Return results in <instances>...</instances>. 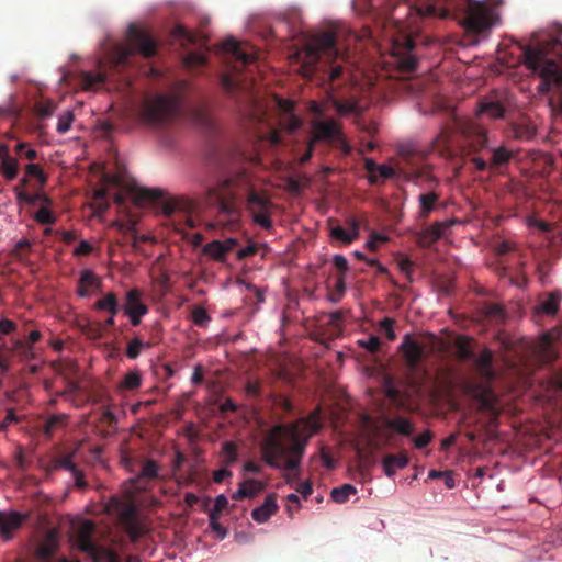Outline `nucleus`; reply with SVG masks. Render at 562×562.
<instances>
[{
    "instance_id": "1",
    "label": "nucleus",
    "mask_w": 562,
    "mask_h": 562,
    "mask_svg": "<svg viewBox=\"0 0 562 562\" xmlns=\"http://www.w3.org/2000/svg\"><path fill=\"white\" fill-rule=\"evenodd\" d=\"M207 193L210 199L217 203L220 214L228 222L238 220L236 201L243 199L254 223L267 231L272 228L270 216L273 203L266 190L256 188L250 172L245 167L237 168L221 179L214 188L207 189Z\"/></svg>"
},
{
    "instance_id": "2",
    "label": "nucleus",
    "mask_w": 562,
    "mask_h": 562,
    "mask_svg": "<svg viewBox=\"0 0 562 562\" xmlns=\"http://www.w3.org/2000/svg\"><path fill=\"white\" fill-rule=\"evenodd\" d=\"M322 426L319 406L294 423L274 425L262 440V460L272 469L299 470L311 437Z\"/></svg>"
},
{
    "instance_id": "3",
    "label": "nucleus",
    "mask_w": 562,
    "mask_h": 562,
    "mask_svg": "<svg viewBox=\"0 0 562 562\" xmlns=\"http://www.w3.org/2000/svg\"><path fill=\"white\" fill-rule=\"evenodd\" d=\"M413 11L420 16H438L441 19L452 14L462 15V25L473 34H481L490 30L498 20L492 8L477 0H427L422 5L397 3L382 13L381 24L394 23L398 30L404 27L405 18Z\"/></svg>"
},
{
    "instance_id": "4",
    "label": "nucleus",
    "mask_w": 562,
    "mask_h": 562,
    "mask_svg": "<svg viewBox=\"0 0 562 562\" xmlns=\"http://www.w3.org/2000/svg\"><path fill=\"white\" fill-rule=\"evenodd\" d=\"M536 46L521 45L525 65L528 69L537 72L541 78L538 92L541 94L549 93L552 89L562 88V67L555 60L548 58L550 53H555L560 46V40L551 38L547 42H539L537 34H532Z\"/></svg>"
},
{
    "instance_id": "5",
    "label": "nucleus",
    "mask_w": 562,
    "mask_h": 562,
    "mask_svg": "<svg viewBox=\"0 0 562 562\" xmlns=\"http://www.w3.org/2000/svg\"><path fill=\"white\" fill-rule=\"evenodd\" d=\"M157 53V43L147 31L130 24L127 29V43L117 44L113 47L109 56V68L121 71L130 65L131 58L140 54L144 58H151Z\"/></svg>"
},
{
    "instance_id": "6",
    "label": "nucleus",
    "mask_w": 562,
    "mask_h": 562,
    "mask_svg": "<svg viewBox=\"0 0 562 562\" xmlns=\"http://www.w3.org/2000/svg\"><path fill=\"white\" fill-rule=\"evenodd\" d=\"M222 50L228 55L227 63L232 65L231 74L222 76L221 85L227 93L234 94L247 88V83L239 78V75L255 64L257 55L252 46H241L234 37L223 41Z\"/></svg>"
},
{
    "instance_id": "7",
    "label": "nucleus",
    "mask_w": 562,
    "mask_h": 562,
    "mask_svg": "<svg viewBox=\"0 0 562 562\" xmlns=\"http://www.w3.org/2000/svg\"><path fill=\"white\" fill-rule=\"evenodd\" d=\"M181 98L178 94H157L142 106L143 121L154 127L170 124L180 113Z\"/></svg>"
},
{
    "instance_id": "8",
    "label": "nucleus",
    "mask_w": 562,
    "mask_h": 562,
    "mask_svg": "<svg viewBox=\"0 0 562 562\" xmlns=\"http://www.w3.org/2000/svg\"><path fill=\"white\" fill-rule=\"evenodd\" d=\"M303 70L304 75H311L317 68L321 59L331 61L339 56L337 38L334 32H324L313 36L306 44L304 52Z\"/></svg>"
},
{
    "instance_id": "9",
    "label": "nucleus",
    "mask_w": 562,
    "mask_h": 562,
    "mask_svg": "<svg viewBox=\"0 0 562 562\" xmlns=\"http://www.w3.org/2000/svg\"><path fill=\"white\" fill-rule=\"evenodd\" d=\"M94 524L90 520L83 521L77 529L76 542L78 548L87 553L93 562H121L119 554L101 546H98L92 536L94 532Z\"/></svg>"
},
{
    "instance_id": "10",
    "label": "nucleus",
    "mask_w": 562,
    "mask_h": 562,
    "mask_svg": "<svg viewBox=\"0 0 562 562\" xmlns=\"http://www.w3.org/2000/svg\"><path fill=\"white\" fill-rule=\"evenodd\" d=\"M146 196L159 202L165 215L170 216L175 213H180L187 227L194 228L196 226L195 218L192 215L196 209L194 201L183 196H164L159 190L147 191Z\"/></svg>"
},
{
    "instance_id": "11",
    "label": "nucleus",
    "mask_w": 562,
    "mask_h": 562,
    "mask_svg": "<svg viewBox=\"0 0 562 562\" xmlns=\"http://www.w3.org/2000/svg\"><path fill=\"white\" fill-rule=\"evenodd\" d=\"M462 133L464 144L461 147V155L464 159V164L471 165V157L479 156L480 151L488 148L487 131L475 123H470L464 126Z\"/></svg>"
},
{
    "instance_id": "12",
    "label": "nucleus",
    "mask_w": 562,
    "mask_h": 562,
    "mask_svg": "<svg viewBox=\"0 0 562 562\" xmlns=\"http://www.w3.org/2000/svg\"><path fill=\"white\" fill-rule=\"evenodd\" d=\"M514 157V153L505 146H497L491 148V158L490 161H486L481 156H473L470 158V164L473 166L475 171H497L503 167L509 165L512 158Z\"/></svg>"
},
{
    "instance_id": "13",
    "label": "nucleus",
    "mask_w": 562,
    "mask_h": 562,
    "mask_svg": "<svg viewBox=\"0 0 562 562\" xmlns=\"http://www.w3.org/2000/svg\"><path fill=\"white\" fill-rule=\"evenodd\" d=\"M398 350L403 356L406 368L412 373L417 372L425 356L423 345L414 339L409 334H406L398 347Z\"/></svg>"
},
{
    "instance_id": "14",
    "label": "nucleus",
    "mask_w": 562,
    "mask_h": 562,
    "mask_svg": "<svg viewBox=\"0 0 562 562\" xmlns=\"http://www.w3.org/2000/svg\"><path fill=\"white\" fill-rule=\"evenodd\" d=\"M115 507L121 524L126 528L132 538H137L140 535V529L137 522L136 507L131 503L121 502H115Z\"/></svg>"
},
{
    "instance_id": "15",
    "label": "nucleus",
    "mask_w": 562,
    "mask_h": 562,
    "mask_svg": "<svg viewBox=\"0 0 562 562\" xmlns=\"http://www.w3.org/2000/svg\"><path fill=\"white\" fill-rule=\"evenodd\" d=\"M413 49L414 42L411 38H405L403 45L398 43L393 45V55L397 58L398 67L404 71H414L417 67V59L412 54Z\"/></svg>"
},
{
    "instance_id": "16",
    "label": "nucleus",
    "mask_w": 562,
    "mask_h": 562,
    "mask_svg": "<svg viewBox=\"0 0 562 562\" xmlns=\"http://www.w3.org/2000/svg\"><path fill=\"white\" fill-rule=\"evenodd\" d=\"M312 128L313 143L318 140H331L341 137L340 126L335 120H314L312 122Z\"/></svg>"
},
{
    "instance_id": "17",
    "label": "nucleus",
    "mask_w": 562,
    "mask_h": 562,
    "mask_svg": "<svg viewBox=\"0 0 562 562\" xmlns=\"http://www.w3.org/2000/svg\"><path fill=\"white\" fill-rule=\"evenodd\" d=\"M27 517L29 514H21L15 510L0 512V533L5 540L11 539L12 533L22 526Z\"/></svg>"
},
{
    "instance_id": "18",
    "label": "nucleus",
    "mask_w": 562,
    "mask_h": 562,
    "mask_svg": "<svg viewBox=\"0 0 562 562\" xmlns=\"http://www.w3.org/2000/svg\"><path fill=\"white\" fill-rule=\"evenodd\" d=\"M237 245V240L234 238H227L225 240H212L203 247V254L211 257L213 260L224 262L226 256Z\"/></svg>"
},
{
    "instance_id": "19",
    "label": "nucleus",
    "mask_w": 562,
    "mask_h": 562,
    "mask_svg": "<svg viewBox=\"0 0 562 562\" xmlns=\"http://www.w3.org/2000/svg\"><path fill=\"white\" fill-rule=\"evenodd\" d=\"M384 427L402 437L411 438L415 432V423L412 418L402 415L384 418Z\"/></svg>"
},
{
    "instance_id": "20",
    "label": "nucleus",
    "mask_w": 562,
    "mask_h": 562,
    "mask_svg": "<svg viewBox=\"0 0 562 562\" xmlns=\"http://www.w3.org/2000/svg\"><path fill=\"white\" fill-rule=\"evenodd\" d=\"M108 67L103 61H99L98 71H82L79 77L83 90H95L108 79Z\"/></svg>"
},
{
    "instance_id": "21",
    "label": "nucleus",
    "mask_w": 562,
    "mask_h": 562,
    "mask_svg": "<svg viewBox=\"0 0 562 562\" xmlns=\"http://www.w3.org/2000/svg\"><path fill=\"white\" fill-rule=\"evenodd\" d=\"M407 169L405 170L406 178L414 182H425L438 186V180L432 176L428 166L416 167L414 165V155H409L406 158Z\"/></svg>"
},
{
    "instance_id": "22",
    "label": "nucleus",
    "mask_w": 562,
    "mask_h": 562,
    "mask_svg": "<svg viewBox=\"0 0 562 562\" xmlns=\"http://www.w3.org/2000/svg\"><path fill=\"white\" fill-rule=\"evenodd\" d=\"M473 363L477 374L485 381L494 379L493 353L490 349H484L479 356H475Z\"/></svg>"
},
{
    "instance_id": "23",
    "label": "nucleus",
    "mask_w": 562,
    "mask_h": 562,
    "mask_svg": "<svg viewBox=\"0 0 562 562\" xmlns=\"http://www.w3.org/2000/svg\"><path fill=\"white\" fill-rule=\"evenodd\" d=\"M409 458L406 451H400L397 454H386L382 461L384 473L389 477H393L396 470H402L407 467Z\"/></svg>"
},
{
    "instance_id": "24",
    "label": "nucleus",
    "mask_w": 562,
    "mask_h": 562,
    "mask_svg": "<svg viewBox=\"0 0 562 562\" xmlns=\"http://www.w3.org/2000/svg\"><path fill=\"white\" fill-rule=\"evenodd\" d=\"M122 310L124 314H147L149 311L148 306L142 301V292L137 288H133L126 292Z\"/></svg>"
},
{
    "instance_id": "25",
    "label": "nucleus",
    "mask_w": 562,
    "mask_h": 562,
    "mask_svg": "<svg viewBox=\"0 0 562 562\" xmlns=\"http://www.w3.org/2000/svg\"><path fill=\"white\" fill-rule=\"evenodd\" d=\"M19 161L9 155V147L0 144V171L7 180H13L18 176Z\"/></svg>"
},
{
    "instance_id": "26",
    "label": "nucleus",
    "mask_w": 562,
    "mask_h": 562,
    "mask_svg": "<svg viewBox=\"0 0 562 562\" xmlns=\"http://www.w3.org/2000/svg\"><path fill=\"white\" fill-rule=\"evenodd\" d=\"M278 509L277 495L272 493L266 497L261 506L252 509L251 517L255 521L263 524L268 521L270 517L278 512Z\"/></svg>"
},
{
    "instance_id": "27",
    "label": "nucleus",
    "mask_w": 562,
    "mask_h": 562,
    "mask_svg": "<svg viewBox=\"0 0 562 562\" xmlns=\"http://www.w3.org/2000/svg\"><path fill=\"white\" fill-rule=\"evenodd\" d=\"M450 226L446 222H435L429 227L424 229L418 237V243L423 247H429L442 237L445 231Z\"/></svg>"
},
{
    "instance_id": "28",
    "label": "nucleus",
    "mask_w": 562,
    "mask_h": 562,
    "mask_svg": "<svg viewBox=\"0 0 562 562\" xmlns=\"http://www.w3.org/2000/svg\"><path fill=\"white\" fill-rule=\"evenodd\" d=\"M504 113L505 108L498 99L485 98L479 103L477 114L480 115L496 120L503 117Z\"/></svg>"
},
{
    "instance_id": "29",
    "label": "nucleus",
    "mask_w": 562,
    "mask_h": 562,
    "mask_svg": "<svg viewBox=\"0 0 562 562\" xmlns=\"http://www.w3.org/2000/svg\"><path fill=\"white\" fill-rule=\"evenodd\" d=\"M440 199V194L435 190H430L426 193H422L418 196L419 211L418 216L420 218H427L430 213L436 209V205Z\"/></svg>"
},
{
    "instance_id": "30",
    "label": "nucleus",
    "mask_w": 562,
    "mask_h": 562,
    "mask_svg": "<svg viewBox=\"0 0 562 562\" xmlns=\"http://www.w3.org/2000/svg\"><path fill=\"white\" fill-rule=\"evenodd\" d=\"M562 294L559 291H553L542 300L536 307L537 313L544 315H555L560 308Z\"/></svg>"
},
{
    "instance_id": "31",
    "label": "nucleus",
    "mask_w": 562,
    "mask_h": 562,
    "mask_svg": "<svg viewBox=\"0 0 562 562\" xmlns=\"http://www.w3.org/2000/svg\"><path fill=\"white\" fill-rule=\"evenodd\" d=\"M431 150L441 156L451 155L450 132L447 128L441 130V132L432 139Z\"/></svg>"
},
{
    "instance_id": "32",
    "label": "nucleus",
    "mask_w": 562,
    "mask_h": 562,
    "mask_svg": "<svg viewBox=\"0 0 562 562\" xmlns=\"http://www.w3.org/2000/svg\"><path fill=\"white\" fill-rule=\"evenodd\" d=\"M142 374L138 370H131L122 378L119 389L122 391H136L142 385Z\"/></svg>"
},
{
    "instance_id": "33",
    "label": "nucleus",
    "mask_w": 562,
    "mask_h": 562,
    "mask_svg": "<svg viewBox=\"0 0 562 562\" xmlns=\"http://www.w3.org/2000/svg\"><path fill=\"white\" fill-rule=\"evenodd\" d=\"M357 493V488L351 484H342L338 487H335L330 492V496L334 502L338 504H342L349 499L351 495Z\"/></svg>"
},
{
    "instance_id": "34",
    "label": "nucleus",
    "mask_w": 562,
    "mask_h": 562,
    "mask_svg": "<svg viewBox=\"0 0 562 562\" xmlns=\"http://www.w3.org/2000/svg\"><path fill=\"white\" fill-rule=\"evenodd\" d=\"M481 313L488 321L499 322L504 318L503 307L495 303H484Z\"/></svg>"
},
{
    "instance_id": "35",
    "label": "nucleus",
    "mask_w": 562,
    "mask_h": 562,
    "mask_svg": "<svg viewBox=\"0 0 562 562\" xmlns=\"http://www.w3.org/2000/svg\"><path fill=\"white\" fill-rule=\"evenodd\" d=\"M476 397L483 409L492 413L495 411V395L491 389H482Z\"/></svg>"
},
{
    "instance_id": "36",
    "label": "nucleus",
    "mask_w": 562,
    "mask_h": 562,
    "mask_svg": "<svg viewBox=\"0 0 562 562\" xmlns=\"http://www.w3.org/2000/svg\"><path fill=\"white\" fill-rule=\"evenodd\" d=\"M66 415H52L47 418L43 426V431L47 437H50L53 432L66 424Z\"/></svg>"
},
{
    "instance_id": "37",
    "label": "nucleus",
    "mask_w": 562,
    "mask_h": 562,
    "mask_svg": "<svg viewBox=\"0 0 562 562\" xmlns=\"http://www.w3.org/2000/svg\"><path fill=\"white\" fill-rule=\"evenodd\" d=\"M346 292V277L340 274L337 277L334 289L328 294V300L331 303H338L344 297Z\"/></svg>"
},
{
    "instance_id": "38",
    "label": "nucleus",
    "mask_w": 562,
    "mask_h": 562,
    "mask_svg": "<svg viewBox=\"0 0 562 562\" xmlns=\"http://www.w3.org/2000/svg\"><path fill=\"white\" fill-rule=\"evenodd\" d=\"M52 205H41L34 215V220L42 225H50L56 222L55 214L50 211Z\"/></svg>"
},
{
    "instance_id": "39",
    "label": "nucleus",
    "mask_w": 562,
    "mask_h": 562,
    "mask_svg": "<svg viewBox=\"0 0 562 562\" xmlns=\"http://www.w3.org/2000/svg\"><path fill=\"white\" fill-rule=\"evenodd\" d=\"M330 237L344 243L345 245H350L357 239V234H351L341 226H334L330 229Z\"/></svg>"
},
{
    "instance_id": "40",
    "label": "nucleus",
    "mask_w": 562,
    "mask_h": 562,
    "mask_svg": "<svg viewBox=\"0 0 562 562\" xmlns=\"http://www.w3.org/2000/svg\"><path fill=\"white\" fill-rule=\"evenodd\" d=\"M280 125L282 126L283 130L290 133H294L302 126V121L294 113H290L286 115H281Z\"/></svg>"
},
{
    "instance_id": "41",
    "label": "nucleus",
    "mask_w": 562,
    "mask_h": 562,
    "mask_svg": "<svg viewBox=\"0 0 562 562\" xmlns=\"http://www.w3.org/2000/svg\"><path fill=\"white\" fill-rule=\"evenodd\" d=\"M119 302V297L114 292H108L104 294L101 299H99L94 305L93 308L97 311H106L110 307H112L115 303Z\"/></svg>"
},
{
    "instance_id": "42",
    "label": "nucleus",
    "mask_w": 562,
    "mask_h": 562,
    "mask_svg": "<svg viewBox=\"0 0 562 562\" xmlns=\"http://www.w3.org/2000/svg\"><path fill=\"white\" fill-rule=\"evenodd\" d=\"M159 465L154 460H146L142 465L139 473L140 479L154 480L158 477Z\"/></svg>"
},
{
    "instance_id": "43",
    "label": "nucleus",
    "mask_w": 562,
    "mask_h": 562,
    "mask_svg": "<svg viewBox=\"0 0 562 562\" xmlns=\"http://www.w3.org/2000/svg\"><path fill=\"white\" fill-rule=\"evenodd\" d=\"M191 318L193 323L199 327H205L211 321V317L207 314L206 310L202 306H195L192 310Z\"/></svg>"
},
{
    "instance_id": "44",
    "label": "nucleus",
    "mask_w": 562,
    "mask_h": 562,
    "mask_svg": "<svg viewBox=\"0 0 562 562\" xmlns=\"http://www.w3.org/2000/svg\"><path fill=\"white\" fill-rule=\"evenodd\" d=\"M143 347L149 348L150 344H144L139 338L132 339L126 347V357L132 360L138 358Z\"/></svg>"
},
{
    "instance_id": "45",
    "label": "nucleus",
    "mask_w": 562,
    "mask_h": 562,
    "mask_svg": "<svg viewBox=\"0 0 562 562\" xmlns=\"http://www.w3.org/2000/svg\"><path fill=\"white\" fill-rule=\"evenodd\" d=\"M26 177L36 178L41 186H44L47 181V177L43 169L36 164H29L25 166Z\"/></svg>"
},
{
    "instance_id": "46",
    "label": "nucleus",
    "mask_w": 562,
    "mask_h": 562,
    "mask_svg": "<svg viewBox=\"0 0 562 562\" xmlns=\"http://www.w3.org/2000/svg\"><path fill=\"white\" fill-rule=\"evenodd\" d=\"M207 58L204 54L200 53H189L184 57V64L187 67L195 68L206 65Z\"/></svg>"
},
{
    "instance_id": "47",
    "label": "nucleus",
    "mask_w": 562,
    "mask_h": 562,
    "mask_svg": "<svg viewBox=\"0 0 562 562\" xmlns=\"http://www.w3.org/2000/svg\"><path fill=\"white\" fill-rule=\"evenodd\" d=\"M223 453L225 456V464L231 465L237 461V447L233 441H226L223 445Z\"/></svg>"
},
{
    "instance_id": "48",
    "label": "nucleus",
    "mask_w": 562,
    "mask_h": 562,
    "mask_svg": "<svg viewBox=\"0 0 562 562\" xmlns=\"http://www.w3.org/2000/svg\"><path fill=\"white\" fill-rule=\"evenodd\" d=\"M240 484L246 485L247 498L255 497L265 488V484L262 482L254 479L241 482Z\"/></svg>"
},
{
    "instance_id": "49",
    "label": "nucleus",
    "mask_w": 562,
    "mask_h": 562,
    "mask_svg": "<svg viewBox=\"0 0 562 562\" xmlns=\"http://www.w3.org/2000/svg\"><path fill=\"white\" fill-rule=\"evenodd\" d=\"M74 122V114L71 111L65 112L59 116L57 123V132L60 134H65L70 130V126Z\"/></svg>"
},
{
    "instance_id": "50",
    "label": "nucleus",
    "mask_w": 562,
    "mask_h": 562,
    "mask_svg": "<svg viewBox=\"0 0 562 562\" xmlns=\"http://www.w3.org/2000/svg\"><path fill=\"white\" fill-rule=\"evenodd\" d=\"M77 468L78 467L71 460V456H66V457L56 459L54 464H53V469L54 470H61L63 469V470L69 471L70 473L76 471Z\"/></svg>"
},
{
    "instance_id": "51",
    "label": "nucleus",
    "mask_w": 562,
    "mask_h": 562,
    "mask_svg": "<svg viewBox=\"0 0 562 562\" xmlns=\"http://www.w3.org/2000/svg\"><path fill=\"white\" fill-rule=\"evenodd\" d=\"M359 345L371 353L380 350L381 340L378 336H370L367 339L359 340Z\"/></svg>"
},
{
    "instance_id": "52",
    "label": "nucleus",
    "mask_w": 562,
    "mask_h": 562,
    "mask_svg": "<svg viewBox=\"0 0 562 562\" xmlns=\"http://www.w3.org/2000/svg\"><path fill=\"white\" fill-rule=\"evenodd\" d=\"M172 35L177 38H182L188 43H194L195 36L183 25H176L172 30Z\"/></svg>"
},
{
    "instance_id": "53",
    "label": "nucleus",
    "mask_w": 562,
    "mask_h": 562,
    "mask_svg": "<svg viewBox=\"0 0 562 562\" xmlns=\"http://www.w3.org/2000/svg\"><path fill=\"white\" fill-rule=\"evenodd\" d=\"M54 550H55V542H54L53 538L49 537L46 542L42 543L37 548V555L42 559H48L53 555Z\"/></svg>"
},
{
    "instance_id": "54",
    "label": "nucleus",
    "mask_w": 562,
    "mask_h": 562,
    "mask_svg": "<svg viewBox=\"0 0 562 562\" xmlns=\"http://www.w3.org/2000/svg\"><path fill=\"white\" fill-rule=\"evenodd\" d=\"M14 192L16 195V200L20 203L34 204L36 203V199L42 198L41 195L30 194L24 189H20V187H15Z\"/></svg>"
},
{
    "instance_id": "55",
    "label": "nucleus",
    "mask_w": 562,
    "mask_h": 562,
    "mask_svg": "<svg viewBox=\"0 0 562 562\" xmlns=\"http://www.w3.org/2000/svg\"><path fill=\"white\" fill-rule=\"evenodd\" d=\"M13 347L16 352L21 353L26 358H32L34 355L32 345L26 340L18 339L14 341Z\"/></svg>"
},
{
    "instance_id": "56",
    "label": "nucleus",
    "mask_w": 562,
    "mask_h": 562,
    "mask_svg": "<svg viewBox=\"0 0 562 562\" xmlns=\"http://www.w3.org/2000/svg\"><path fill=\"white\" fill-rule=\"evenodd\" d=\"M394 323H395L394 319H392L390 317L383 318L380 323L381 329L384 331L386 338L391 341L396 339V334L393 328Z\"/></svg>"
},
{
    "instance_id": "57",
    "label": "nucleus",
    "mask_w": 562,
    "mask_h": 562,
    "mask_svg": "<svg viewBox=\"0 0 562 562\" xmlns=\"http://www.w3.org/2000/svg\"><path fill=\"white\" fill-rule=\"evenodd\" d=\"M79 282L88 288H93L99 285V280L95 274L91 270H83L80 274Z\"/></svg>"
},
{
    "instance_id": "58",
    "label": "nucleus",
    "mask_w": 562,
    "mask_h": 562,
    "mask_svg": "<svg viewBox=\"0 0 562 562\" xmlns=\"http://www.w3.org/2000/svg\"><path fill=\"white\" fill-rule=\"evenodd\" d=\"M457 356L461 361H473L475 353L472 351L467 342H460L458 345Z\"/></svg>"
},
{
    "instance_id": "59",
    "label": "nucleus",
    "mask_w": 562,
    "mask_h": 562,
    "mask_svg": "<svg viewBox=\"0 0 562 562\" xmlns=\"http://www.w3.org/2000/svg\"><path fill=\"white\" fill-rule=\"evenodd\" d=\"M378 166L379 165L370 158H367L364 160V168L369 173L368 180L371 184L378 183V175H376Z\"/></svg>"
},
{
    "instance_id": "60",
    "label": "nucleus",
    "mask_w": 562,
    "mask_h": 562,
    "mask_svg": "<svg viewBox=\"0 0 562 562\" xmlns=\"http://www.w3.org/2000/svg\"><path fill=\"white\" fill-rule=\"evenodd\" d=\"M55 106L52 102L38 103L35 106L36 115L40 119H46L54 113Z\"/></svg>"
},
{
    "instance_id": "61",
    "label": "nucleus",
    "mask_w": 562,
    "mask_h": 562,
    "mask_svg": "<svg viewBox=\"0 0 562 562\" xmlns=\"http://www.w3.org/2000/svg\"><path fill=\"white\" fill-rule=\"evenodd\" d=\"M432 439V434L429 430L424 431L423 434L413 438V442L417 449H423L427 447Z\"/></svg>"
},
{
    "instance_id": "62",
    "label": "nucleus",
    "mask_w": 562,
    "mask_h": 562,
    "mask_svg": "<svg viewBox=\"0 0 562 562\" xmlns=\"http://www.w3.org/2000/svg\"><path fill=\"white\" fill-rule=\"evenodd\" d=\"M333 265L339 271L338 276H340V274L345 276L349 269L348 260L342 255H335L333 257Z\"/></svg>"
},
{
    "instance_id": "63",
    "label": "nucleus",
    "mask_w": 562,
    "mask_h": 562,
    "mask_svg": "<svg viewBox=\"0 0 562 562\" xmlns=\"http://www.w3.org/2000/svg\"><path fill=\"white\" fill-rule=\"evenodd\" d=\"M246 394L252 398H257L261 393V385L259 381H248L245 386Z\"/></svg>"
},
{
    "instance_id": "64",
    "label": "nucleus",
    "mask_w": 562,
    "mask_h": 562,
    "mask_svg": "<svg viewBox=\"0 0 562 562\" xmlns=\"http://www.w3.org/2000/svg\"><path fill=\"white\" fill-rule=\"evenodd\" d=\"M16 151L23 155L29 160H35L37 158V151L33 148H29L26 144L20 143L16 145Z\"/></svg>"
}]
</instances>
